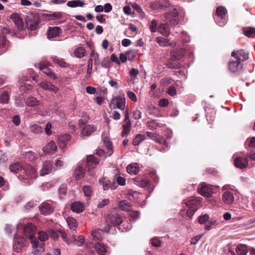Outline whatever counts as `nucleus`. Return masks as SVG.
Listing matches in <instances>:
<instances>
[{
    "label": "nucleus",
    "mask_w": 255,
    "mask_h": 255,
    "mask_svg": "<svg viewBox=\"0 0 255 255\" xmlns=\"http://www.w3.org/2000/svg\"><path fill=\"white\" fill-rule=\"evenodd\" d=\"M20 226H24L23 234L30 240L32 247V254L34 255H39L44 251L43 244L39 243L33 236L35 234L36 228L35 226L30 222H26L25 219H21L16 225V229L18 230Z\"/></svg>",
    "instance_id": "1"
},
{
    "label": "nucleus",
    "mask_w": 255,
    "mask_h": 255,
    "mask_svg": "<svg viewBox=\"0 0 255 255\" xmlns=\"http://www.w3.org/2000/svg\"><path fill=\"white\" fill-rule=\"evenodd\" d=\"M186 208L180 210L179 214L184 216L186 215L191 218L197 209L201 206L200 198H192L188 201L184 202Z\"/></svg>",
    "instance_id": "2"
},
{
    "label": "nucleus",
    "mask_w": 255,
    "mask_h": 255,
    "mask_svg": "<svg viewBox=\"0 0 255 255\" xmlns=\"http://www.w3.org/2000/svg\"><path fill=\"white\" fill-rule=\"evenodd\" d=\"M111 109H119L124 111L126 108V97L124 94L113 97L109 103Z\"/></svg>",
    "instance_id": "3"
},
{
    "label": "nucleus",
    "mask_w": 255,
    "mask_h": 255,
    "mask_svg": "<svg viewBox=\"0 0 255 255\" xmlns=\"http://www.w3.org/2000/svg\"><path fill=\"white\" fill-rule=\"evenodd\" d=\"M36 169L29 164L25 165L21 170L22 178L25 180L24 182L30 183V180L36 177Z\"/></svg>",
    "instance_id": "4"
},
{
    "label": "nucleus",
    "mask_w": 255,
    "mask_h": 255,
    "mask_svg": "<svg viewBox=\"0 0 255 255\" xmlns=\"http://www.w3.org/2000/svg\"><path fill=\"white\" fill-rule=\"evenodd\" d=\"M25 22L28 29L31 30H34L37 29L38 26L39 20L37 15L29 13L26 17Z\"/></svg>",
    "instance_id": "5"
},
{
    "label": "nucleus",
    "mask_w": 255,
    "mask_h": 255,
    "mask_svg": "<svg viewBox=\"0 0 255 255\" xmlns=\"http://www.w3.org/2000/svg\"><path fill=\"white\" fill-rule=\"evenodd\" d=\"M25 240L23 237L15 235L13 241V251L17 253L21 252L25 246Z\"/></svg>",
    "instance_id": "6"
},
{
    "label": "nucleus",
    "mask_w": 255,
    "mask_h": 255,
    "mask_svg": "<svg viewBox=\"0 0 255 255\" xmlns=\"http://www.w3.org/2000/svg\"><path fill=\"white\" fill-rule=\"evenodd\" d=\"M105 220L106 223H111L115 226H118L123 222L121 216L116 212H112L108 214L106 217Z\"/></svg>",
    "instance_id": "7"
},
{
    "label": "nucleus",
    "mask_w": 255,
    "mask_h": 255,
    "mask_svg": "<svg viewBox=\"0 0 255 255\" xmlns=\"http://www.w3.org/2000/svg\"><path fill=\"white\" fill-rule=\"evenodd\" d=\"M49 66V62L47 61H42L39 65L40 70L49 78L55 80L57 78L56 75L48 67Z\"/></svg>",
    "instance_id": "8"
},
{
    "label": "nucleus",
    "mask_w": 255,
    "mask_h": 255,
    "mask_svg": "<svg viewBox=\"0 0 255 255\" xmlns=\"http://www.w3.org/2000/svg\"><path fill=\"white\" fill-rule=\"evenodd\" d=\"M98 163V160L93 155H90L87 157V168L90 175L93 176L94 175V172L92 170Z\"/></svg>",
    "instance_id": "9"
},
{
    "label": "nucleus",
    "mask_w": 255,
    "mask_h": 255,
    "mask_svg": "<svg viewBox=\"0 0 255 255\" xmlns=\"http://www.w3.org/2000/svg\"><path fill=\"white\" fill-rule=\"evenodd\" d=\"M198 192L202 196L207 198L211 197L213 193L212 189L205 183L200 184Z\"/></svg>",
    "instance_id": "10"
},
{
    "label": "nucleus",
    "mask_w": 255,
    "mask_h": 255,
    "mask_svg": "<svg viewBox=\"0 0 255 255\" xmlns=\"http://www.w3.org/2000/svg\"><path fill=\"white\" fill-rule=\"evenodd\" d=\"M229 69L232 73H238L243 68V65L238 59L229 62Z\"/></svg>",
    "instance_id": "11"
},
{
    "label": "nucleus",
    "mask_w": 255,
    "mask_h": 255,
    "mask_svg": "<svg viewBox=\"0 0 255 255\" xmlns=\"http://www.w3.org/2000/svg\"><path fill=\"white\" fill-rule=\"evenodd\" d=\"M147 136L151 139L155 141L156 142H158L160 144H163L166 148H168V144L166 141L164 140L163 138L159 136V134L152 132H146Z\"/></svg>",
    "instance_id": "12"
},
{
    "label": "nucleus",
    "mask_w": 255,
    "mask_h": 255,
    "mask_svg": "<svg viewBox=\"0 0 255 255\" xmlns=\"http://www.w3.org/2000/svg\"><path fill=\"white\" fill-rule=\"evenodd\" d=\"M97 129V127L93 125L85 126L81 131V134L83 136H89L94 132Z\"/></svg>",
    "instance_id": "13"
},
{
    "label": "nucleus",
    "mask_w": 255,
    "mask_h": 255,
    "mask_svg": "<svg viewBox=\"0 0 255 255\" xmlns=\"http://www.w3.org/2000/svg\"><path fill=\"white\" fill-rule=\"evenodd\" d=\"M232 56L234 57L235 59H238L240 61H245L249 58V54L246 53L243 50H238L236 52H232Z\"/></svg>",
    "instance_id": "14"
},
{
    "label": "nucleus",
    "mask_w": 255,
    "mask_h": 255,
    "mask_svg": "<svg viewBox=\"0 0 255 255\" xmlns=\"http://www.w3.org/2000/svg\"><path fill=\"white\" fill-rule=\"evenodd\" d=\"M10 18L14 22L15 26L18 29L21 30L23 29L24 25L23 20L17 13H13L11 14Z\"/></svg>",
    "instance_id": "15"
},
{
    "label": "nucleus",
    "mask_w": 255,
    "mask_h": 255,
    "mask_svg": "<svg viewBox=\"0 0 255 255\" xmlns=\"http://www.w3.org/2000/svg\"><path fill=\"white\" fill-rule=\"evenodd\" d=\"M57 150V146L53 141H50L43 148V152L46 154H53Z\"/></svg>",
    "instance_id": "16"
},
{
    "label": "nucleus",
    "mask_w": 255,
    "mask_h": 255,
    "mask_svg": "<svg viewBox=\"0 0 255 255\" xmlns=\"http://www.w3.org/2000/svg\"><path fill=\"white\" fill-rule=\"evenodd\" d=\"M52 169V164L49 161H46L43 163L42 168L40 170V175L44 176L50 173Z\"/></svg>",
    "instance_id": "17"
},
{
    "label": "nucleus",
    "mask_w": 255,
    "mask_h": 255,
    "mask_svg": "<svg viewBox=\"0 0 255 255\" xmlns=\"http://www.w3.org/2000/svg\"><path fill=\"white\" fill-rule=\"evenodd\" d=\"M41 213L43 215H49L51 214L53 210L51 205L46 202H43L39 206Z\"/></svg>",
    "instance_id": "18"
},
{
    "label": "nucleus",
    "mask_w": 255,
    "mask_h": 255,
    "mask_svg": "<svg viewBox=\"0 0 255 255\" xmlns=\"http://www.w3.org/2000/svg\"><path fill=\"white\" fill-rule=\"evenodd\" d=\"M222 199L224 203L226 204H231L235 201L233 194L228 191H227L223 193Z\"/></svg>",
    "instance_id": "19"
},
{
    "label": "nucleus",
    "mask_w": 255,
    "mask_h": 255,
    "mask_svg": "<svg viewBox=\"0 0 255 255\" xmlns=\"http://www.w3.org/2000/svg\"><path fill=\"white\" fill-rule=\"evenodd\" d=\"M234 162L236 167L241 169L247 167L248 165V161L247 159L242 157L236 158L235 159Z\"/></svg>",
    "instance_id": "20"
},
{
    "label": "nucleus",
    "mask_w": 255,
    "mask_h": 255,
    "mask_svg": "<svg viewBox=\"0 0 255 255\" xmlns=\"http://www.w3.org/2000/svg\"><path fill=\"white\" fill-rule=\"evenodd\" d=\"M71 136L69 134H65L58 136V144L61 148H64L67 145V142L70 140Z\"/></svg>",
    "instance_id": "21"
},
{
    "label": "nucleus",
    "mask_w": 255,
    "mask_h": 255,
    "mask_svg": "<svg viewBox=\"0 0 255 255\" xmlns=\"http://www.w3.org/2000/svg\"><path fill=\"white\" fill-rule=\"evenodd\" d=\"M61 32L62 29L59 27H49L47 33V37L49 39L57 37Z\"/></svg>",
    "instance_id": "22"
},
{
    "label": "nucleus",
    "mask_w": 255,
    "mask_h": 255,
    "mask_svg": "<svg viewBox=\"0 0 255 255\" xmlns=\"http://www.w3.org/2000/svg\"><path fill=\"white\" fill-rule=\"evenodd\" d=\"M40 87L44 89L49 90L53 92H57L58 89L56 86L51 84V82L48 81H43L39 84Z\"/></svg>",
    "instance_id": "23"
},
{
    "label": "nucleus",
    "mask_w": 255,
    "mask_h": 255,
    "mask_svg": "<svg viewBox=\"0 0 255 255\" xmlns=\"http://www.w3.org/2000/svg\"><path fill=\"white\" fill-rule=\"evenodd\" d=\"M84 208L83 204L80 202H74L71 205L72 211L77 213L82 212L84 210Z\"/></svg>",
    "instance_id": "24"
},
{
    "label": "nucleus",
    "mask_w": 255,
    "mask_h": 255,
    "mask_svg": "<svg viewBox=\"0 0 255 255\" xmlns=\"http://www.w3.org/2000/svg\"><path fill=\"white\" fill-rule=\"evenodd\" d=\"M127 171L130 174L135 175L139 171V167L136 163H131L127 167Z\"/></svg>",
    "instance_id": "25"
},
{
    "label": "nucleus",
    "mask_w": 255,
    "mask_h": 255,
    "mask_svg": "<svg viewBox=\"0 0 255 255\" xmlns=\"http://www.w3.org/2000/svg\"><path fill=\"white\" fill-rule=\"evenodd\" d=\"M133 182L135 185L141 187H147L149 184V181L148 179L142 177L135 178Z\"/></svg>",
    "instance_id": "26"
},
{
    "label": "nucleus",
    "mask_w": 255,
    "mask_h": 255,
    "mask_svg": "<svg viewBox=\"0 0 255 255\" xmlns=\"http://www.w3.org/2000/svg\"><path fill=\"white\" fill-rule=\"evenodd\" d=\"M175 8H173V10L171 12H169L166 14L165 16V21L168 24H174L175 22Z\"/></svg>",
    "instance_id": "27"
},
{
    "label": "nucleus",
    "mask_w": 255,
    "mask_h": 255,
    "mask_svg": "<svg viewBox=\"0 0 255 255\" xmlns=\"http://www.w3.org/2000/svg\"><path fill=\"white\" fill-rule=\"evenodd\" d=\"M95 248L99 255H107L108 252L106 246L100 243H97L95 245Z\"/></svg>",
    "instance_id": "28"
},
{
    "label": "nucleus",
    "mask_w": 255,
    "mask_h": 255,
    "mask_svg": "<svg viewBox=\"0 0 255 255\" xmlns=\"http://www.w3.org/2000/svg\"><path fill=\"white\" fill-rule=\"evenodd\" d=\"M243 33L248 37H255V28L248 27L243 28Z\"/></svg>",
    "instance_id": "29"
},
{
    "label": "nucleus",
    "mask_w": 255,
    "mask_h": 255,
    "mask_svg": "<svg viewBox=\"0 0 255 255\" xmlns=\"http://www.w3.org/2000/svg\"><path fill=\"white\" fill-rule=\"evenodd\" d=\"M67 223L69 228L73 230L72 233L74 234L73 232L75 231L77 226L76 220L72 217H69L67 219Z\"/></svg>",
    "instance_id": "30"
},
{
    "label": "nucleus",
    "mask_w": 255,
    "mask_h": 255,
    "mask_svg": "<svg viewBox=\"0 0 255 255\" xmlns=\"http://www.w3.org/2000/svg\"><path fill=\"white\" fill-rule=\"evenodd\" d=\"M119 207L122 210L129 211L130 210V204L126 200H122L119 203Z\"/></svg>",
    "instance_id": "31"
},
{
    "label": "nucleus",
    "mask_w": 255,
    "mask_h": 255,
    "mask_svg": "<svg viewBox=\"0 0 255 255\" xmlns=\"http://www.w3.org/2000/svg\"><path fill=\"white\" fill-rule=\"evenodd\" d=\"M148 128L151 130L156 129L162 127V124L156 120H151L147 123Z\"/></svg>",
    "instance_id": "32"
},
{
    "label": "nucleus",
    "mask_w": 255,
    "mask_h": 255,
    "mask_svg": "<svg viewBox=\"0 0 255 255\" xmlns=\"http://www.w3.org/2000/svg\"><path fill=\"white\" fill-rule=\"evenodd\" d=\"M150 7L154 12H157L163 8L164 5L161 4L159 1H154L151 3Z\"/></svg>",
    "instance_id": "33"
},
{
    "label": "nucleus",
    "mask_w": 255,
    "mask_h": 255,
    "mask_svg": "<svg viewBox=\"0 0 255 255\" xmlns=\"http://www.w3.org/2000/svg\"><path fill=\"white\" fill-rule=\"evenodd\" d=\"M74 174L76 178L78 180L81 179L83 178L84 174V171L83 167L80 165L77 166L75 170Z\"/></svg>",
    "instance_id": "34"
},
{
    "label": "nucleus",
    "mask_w": 255,
    "mask_h": 255,
    "mask_svg": "<svg viewBox=\"0 0 255 255\" xmlns=\"http://www.w3.org/2000/svg\"><path fill=\"white\" fill-rule=\"evenodd\" d=\"M85 5L84 2L80 0H74L69 1L67 3V5L70 7H75L77 6L82 7Z\"/></svg>",
    "instance_id": "35"
},
{
    "label": "nucleus",
    "mask_w": 255,
    "mask_h": 255,
    "mask_svg": "<svg viewBox=\"0 0 255 255\" xmlns=\"http://www.w3.org/2000/svg\"><path fill=\"white\" fill-rule=\"evenodd\" d=\"M236 251L239 255H246L248 253L247 246L245 245H240L237 247Z\"/></svg>",
    "instance_id": "36"
},
{
    "label": "nucleus",
    "mask_w": 255,
    "mask_h": 255,
    "mask_svg": "<svg viewBox=\"0 0 255 255\" xmlns=\"http://www.w3.org/2000/svg\"><path fill=\"white\" fill-rule=\"evenodd\" d=\"M227 13V10L226 8L223 6H219L216 9V15L217 16H219V18H222V17H226V14Z\"/></svg>",
    "instance_id": "37"
},
{
    "label": "nucleus",
    "mask_w": 255,
    "mask_h": 255,
    "mask_svg": "<svg viewBox=\"0 0 255 255\" xmlns=\"http://www.w3.org/2000/svg\"><path fill=\"white\" fill-rule=\"evenodd\" d=\"M162 35L167 36L169 34V30L164 24H160L158 27V30Z\"/></svg>",
    "instance_id": "38"
},
{
    "label": "nucleus",
    "mask_w": 255,
    "mask_h": 255,
    "mask_svg": "<svg viewBox=\"0 0 255 255\" xmlns=\"http://www.w3.org/2000/svg\"><path fill=\"white\" fill-rule=\"evenodd\" d=\"M86 50L82 47H79L76 48L74 51L75 56L79 58H83L85 56Z\"/></svg>",
    "instance_id": "39"
},
{
    "label": "nucleus",
    "mask_w": 255,
    "mask_h": 255,
    "mask_svg": "<svg viewBox=\"0 0 255 255\" xmlns=\"http://www.w3.org/2000/svg\"><path fill=\"white\" fill-rule=\"evenodd\" d=\"M22 167L18 162H15L9 166V169L11 172L17 173L19 171L21 172Z\"/></svg>",
    "instance_id": "40"
},
{
    "label": "nucleus",
    "mask_w": 255,
    "mask_h": 255,
    "mask_svg": "<svg viewBox=\"0 0 255 255\" xmlns=\"http://www.w3.org/2000/svg\"><path fill=\"white\" fill-rule=\"evenodd\" d=\"M91 58L92 61L94 60V64L95 65H98L99 64V54L95 51L94 50H92L90 54V58Z\"/></svg>",
    "instance_id": "41"
},
{
    "label": "nucleus",
    "mask_w": 255,
    "mask_h": 255,
    "mask_svg": "<svg viewBox=\"0 0 255 255\" xmlns=\"http://www.w3.org/2000/svg\"><path fill=\"white\" fill-rule=\"evenodd\" d=\"M145 138V136L144 134H137L133 139L132 143L134 145H138L141 142L144 140Z\"/></svg>",
    "instance_id": "42"
},
{
    "label": "nucleus",
    "mask_w": 255,
    "mask_h": 255,
    "mask_svg": "<svg viewBox=\"0 0 255 255\" xmlns=\"http://www.w3.org/2000/svg\"><path fill=\"white\" fill-rule=\"evenodd\" d=\"M30 130L34 133H39L43 131V128L37 124H33L30 126Z\"/></svg>",
    "instance_id": "43"
},
{
    "label": "nucleus",
    "mask_w": 255,
    "mask_h": 255,
    "mask_svg": "<svg viewBox=\"0 0 255 255\" xmlns=\"http://www.w3.org/2000/svg\"><path fill=\"white\" fill-rule=\"evenodd\" d=\"M214 19L216 23L220 26H224L227 21L226 17L222 16V18L221 17V18H219V16H215Z\"/></svg>",
    "instance_id": "44"
},
{
    "label": "nucleus",
    "mask_w": 255,
    "mask_h": 255,
    "mask_svg": "<svg viewBox=\"0 0 255 255\" xmlns=\"http://www.w3.org/2000/svg\"><path fill=\"white\" fill-rule=\"evenodd\" d=\"M72 237L74 239L75 244L77 246H81L83 244L84 242V238L83 236H79L76 237L75 235H74V234H73Z\"/></svg>",
    "instance_id": "45"
},
{
    "label": "nucleus",
    "mask_w": 255,
    "mask_h": 255,
    "mask_svg": "<svg viewBox=\"0 0 255 255\" xmlns=\"http://www.w3.org/2000/svg\"><path fill=\"white\" fill-rule=\"evenodd\" d=\"M128 124H126V125H123V130L122 133V136L125 137L127 136L130 130V126H131V123L128 122Z\"/></svg>",
    "instance_id": "46"
},
{
    "label": "nucleus",
    "mask_w": 255,
    "mask_h": 255,
    "mask_svg": "<svg viewBox=\"0 0 255 255\" xmlns=\"http://www.w3.org/2000/svg\"><path fill=\"white\" fill-rule=\"evenodd\" d=\"M26 104L29 107H34L38 104V101L34 97H29L27 99Z\"/></svg>",
    "instance_id": "47"
},
{
    "label": "nucleus",
    "mask_w": 255,
    "mask_h": 255,
    "mask_svg": "<svg viewBox=\"0 0 255 255\" xmlns=\"http://www.w3.org/2000/svg\"><path fill=\"white\" fill-rule=\"evenodd\" d=\"M52 60L54 63L57 64L58 65L60 66H66V63L63 60V59L61 58L55 56L52 57Z\"/></svg>",
    "instance_id": "48"
},
{
    "label": "nucleus",
    "mask_w": 255,
    "mask_h": 255,
    "mask_svg": "<svg viewBox=\"0 0 255 255\" xmlns=\"http://www.w3.org/2000/svg\"><path fill=\"white\" fill-rule=\"evenodd\" d=\"M158 22L155 19H153L149 25V29L151 32H155L158 30Z\"/></svg>",
    "instance_id": "49"
},
{
    "label": "nucleus",
    "mask_w": 255,
    "mask_h": 255,
    "mask_svg": "<svg viewBox=\"0 0 255 255\" xmlns=\"http://www.w3.org/2000/svg\"><path fill=\"white\" fill-rule=\"evenodd\" d=\"M132 6L134 9H135L139 14L140 16H142V17H144L145 13L142 11V9L140 5L136 3H134L132 4Z\"/></svg>",
    "instance_id": "50"
},
{
    "label": "nucleus",
    "mask_w": 255,
    "mask_h": 255,
    "mask_svg": "<svg viewBox=\"0 0 255 255\" xmlns=\"http://www.w3.org/2000/svg\"><path fill=\"white\" fill-rule=\"evenodd\" d=\"M92 235L95 241H100L102 239V236L100 230L94 231L92 232Z\"/></svg>",
    "instance_id": "51"
},
{
    "label": "nucleus",
    "mask_w": 255,
    "mask_h": 255,
    "mask_svg": "<svg viewBox=\"0 0 255 255\" xmlns=\"http://www.w3.org/2000/svg\"><path fill=\"white\" fill-rule=\"evenodd\" d=\"M9 100V96L6 92H3L1 93L0 97V102L5 104L7 103Z\"/></svg>",
    "instance_id": "52"
},
{
    "label": "nucleus",
    "mask_w": 255,
    "mask_h": 255,
    "mask_svg": "<svg viewBox=\"0 0 255 255\" xmlns=\"http://www.w3.org/2000/svg\"><path fill=\"white\" fill-rule=\"evenodd\" d=\"M48 17L49 20L60 19L62 17V14L59 12H54L52 14L48 15Z\"/></svg>",
    "instance_id": "53"
},
{
    "label": "nucleus",
    "mask_w": 255,
    "mask_h": 255,
    "mask_svg": "<svg viewBox=\"0 0 255 255\" xmlns=\"http://www.w3.org/2000/svg\"><path fill=\"white\" fill-rule=\"evenodd\" d=\"M84 195L87 197H90L92 193V189L91 186L85 185L83 188Z\"/></svg>",
    "instance_id": "54"
},
{
    "label": "nucleus",
    "mask_w": 255,
    "mask_h": 255,
    "mask_svg": "<svg viewBox=\"0 0 255 255\" xmlns=\"http://www.w3.org/2000/svg\"><path fill=\"white\" fill-rule=\"evenodd\" d=\"M25 156L30 161H33L36 158L35 153L31 151L26 152Z\"/></svg>",
    "instance_id": "55"
},
{
    "label": "nucleus",
    "mask_w": 255,
    "mask_h": 255,
    "mask_svg": "<svg viewBox=\"0 0 255 255\" xmlns=\"http://www.w3.org/2000/svg\"><path fill=\"white\" fill-rule=\"evenodd\" d=\"M48 239L47 234L41 231L38 233V239L41 242H44Z\"/></svg>",
    "instance_id": "56"
},
{
    "label": "nucleus",
    "mask_w": 255,
    "mask_h": 255,
    "mask_svg": "<svg viewBox=\"0 0 255 255\" xmlns=\"http://www.w3.org/2000/svg\"><path fill=\"white\" fill-rule=\"evenodd\" d=\"M127 95L128 98L132 102H136L137 101V97L135 94L131 91L127 92Z\"/></svg>",
    "instance_id": "57"
},
{
    "label": "nucleus",
    "mask_w": 255,
    "mask_h": 255,
    "mask_svg": "<svg viewBox=\"0 0 255 255\" xmlns=\"http://www.w3.org/2000/svg\"><path fill=\"white\" fill-rule=\"evenodd\" d=\"M67 188L65 185H62L59 188V194L61 198L65 195L66 193Z\"/></svg>",
    "instance_id": "58"
},
{
    "label": "nucleus",
    "mask_w": 255,
    "mask_h": 255,
    "mask_svg": "<svg viewBox=\"0 0 255 255\" xmlns=\"http://www.w3.org/2000/svg\"><path fill=\"white\" fill-rule=\"evenodd\" d=\"M209 219V217L207 214H205L199 217L198 222L200 224H205Z\"/></svg>",
    "instance_id": "59"
},
{
    "label": "nucleus",
    "mask_w": 255,
    "mask_h": 255,
    "mask_svg": "<svg viewBox=\"0 0 255 255\" xmlns=\"http://www.w3.org/2000/svg\"><path fill=\"white\" fill-rule=\"evenodd\" d=\"M130 221L134 222L139 218V214L137 211H132L130 213Z\"/></svg>",
    "instance_id": "60"
},
{
    "label": "nucleus",
    "mask_w": 255,
    "mask_h": 255,
    "mask_svg": "<svg viewBox=\"0 0 255 255\" xmlns=\"http://www.w3.org/2000/svg\"><path fill=\"white\" fill-rule=\"evenodd\" d=\"M89 117L87 115H84L79 120V124L80 126L85 125L89 121Z\"/></svg>",
    "instance_id": "61"
},
{
    "label": "nucleus",
    "mask_w": 255,
    "mask_h": 255,
    "mask_svg": "<svg viewBox=\"0 0 255 255\" xmlns=\"http://www.w3.org/2000/svg\"><path fill=\"white\" fill-rule=\"evenodd\" d=\"M139 72L137 69L132 68L129 72L130 76L131 77V80H134L136 79L137 75L138 74Z\"/></svg>",
    "instance_id": "62"
},
{
    "label": "nucleus",
    "mask_w": 255,
    "mask_h": 255,
    "mask_svg": "<svg viewBox=\"0 0 255 255\" xmlns=\"http://www.w3.org/2000/svg\"><path fill=\"white\" fill-rule=\"evenodd\" d=\"M37 205L36 202L33 201L28 202L24 206V208L26 211H29L31 209L33 208L34 206Z\"/></svg>",
    "instance_id": "63"
},
{
    "label": "nucleus",
    "mask_w": 255,
    "mask_h": 255,
    "mask_svg": "<svg viewBox=\"0 0 255 255\" xmlns=\"http://www.w3.org/2000/svg\"><path fill=\"white\" fill-rule=\"evenodd\" d=\"M128 59L129 61H132L134 60L135 54L132 50H128L127 52Z\"/></svg>",
    "instance_id": "64"
}]
</instances>
